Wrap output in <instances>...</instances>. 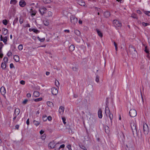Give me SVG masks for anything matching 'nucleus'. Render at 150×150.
I'll return each mask as SVG.
<instances>
[{
	"label": "nucleus",
	"mask_w": 150,
	"mask_h": 150,
	"mask_svg": "<svg viewBox=\"0 0 150 150\" xmlns=\"http://www.w3.org/2000/svg\"><path fill=\"white\" fill-rule=\"evenodd\" d=\"M13 59L15 61L18 62L19 61V58L17 55H15L13 57Z\"/></svg>",
	"instance_id": "obj_15"
},
{
	"label": "nucleus",
	"mask_w": 150,
	"mask_h": 150,
	"mask_svg": "<svg viewBox=\"0 0 150 150\" xmlns=\"http://www.w3.org/2000/svg\"><path fill=\"white\" fill-rule=\"evenodd\" d=\"M0 91L1 94L3 95H4L6 93V90L4 87H1Z\"/></svg>",
	"instance_id": "obj_13"
},
{
	"label": "nucleus",
	"mask_w": 150,
	"mask_h": 150,
	"mask_svg": "<svg viewBox=\"0 0 150 150\" xmlns=\"http://www.w3.org/2000/svg\"><path fill=\"white\" fill-rule=\"evenodd\" d=\"M74 49V46L73 45H71L69 47V50L70 51H72Z\"/></svg>",
	"instance_id": "obj_28"
},
{
	"label": "nucleus",
	"mask_w": 150,
	"mask_h": 150,
	"mask_svg": "<svg viewBox=\"0 0 150 150\" xmlns=\"http://www.w3.org/2000/svg\"><path fill=\"white\" fill-rule=\"evenodd\" d=\"M113 24L115 27H120L122 26L121 23L117 20H114L113 21Z\"/></svg>",
	"instance_id": "obj_4"
},
{
	"label": "nucleus",
	"mask_w": 150,
	"mask_h": 150,
	"mask_svg": "<svg viewBox=\"0 0 150 150\" xmlns=\"http://www.w3.org/2000/svg\"><path fill=\"white\" fill-rule=\"evenodd\" d=\"M44 24L45 25L47 26L48 25L49 23V22H47V21H44Z\"/></svg>",
	"instance_id": "obj_46"
},
{
	"label": "nucleus",
	"mask_w": 150,
	"mask_h": 150,
	"mask_svg": "<svg viewBox=\"0 0 150 150\" xmlns=\"http://www.w3.org/2000/svg\"><path fill=\"white\" fill-rule=\"evenodd\" d=\"M75 33L78 36H80L81 34L80 31L77 30H76L74 31Z\"/></svg>",
	"instance_id": "obj_24"
},
{
	"label": "nucleus",
	"mask_w": 150,
	"mask_h": 150,
	"mask_svg": "<svg viewBox=\"0 0 150 150\" xmlns=\"http://www.w3.org/2000/svg\"><path fill=\"white\" fill-rule=\"evenodd\" d=\"M20 112V109L18 108H16L15 110V114L16 116L18 115Z\"/></svg>",
	"instance_id": "obj_19"
},
{
	"label": "nucleus",
	"mask_w": 150,
	"mask_h": 150,
	"mask_svg": "<svg viewBox=\"0 0 150 150\" xmlns=\"http://www.w3.org/2000/svg\"><path fill=\"white\" fill-rule=\"evenodd\" d=\"M25 82L23 80H21L20 81V83L22 85H24L25 84Z\"/></svg>",
	"instance_id": "obj_58"
},
{
	"label": "nucleus",
	"mask_w": 150,
	"mask_h": 150,
	"mask_svg": "<svg viewBox=\"0 0 150 150\" xmlns=\"http://www.w3.org/2000/svg\"><path fill=\"white\" fill-rule=\"evenodd\" d=\"M47 104L48 106L51 108L53 107L54 106L53 103L50 101H47Z\"/></svg>",
	"instance_id": "obj_17"
},
{
	"label": "nucleus",
	"mask_w": 150,
	"mask_h": 150,
	"mask_svg": "<svg viewBox=\"0 0 150 150\" xmlns=\"http://www.w3.org/2000/svg\"><path fill=\"white\" fill-rule=\"evenodd\" d=\"M79 145L81 149H83V150H87V149H86V148L85 146H84V145H83L82 144H80V145Z\"/></svg>",
	"instance_id": "obj_29"
},
{
	"label": "nucleus",
	"mask_w": 150,
	"mask_h": 150,
	"mask_svg": "<svg viewBox=\"0 0 150 150\" xmlns=\"http://www.w3.org/2000/svg\"><path fill=\"white\" fill-rule=\"evenodd\" d=\"M45 138L46 136L45 135V134H43V135H42L41 137L42 139L43 140H44L45 139Z\"/></svg>",
	"instance_id": "obj_51"
},
{
	"label": "nucleus",
	"mask_w": 150,
	"mask_h": 150,
	"mask_svg": "<svg viewBox=\"0 0 150 150\" xmlns=\"http://www.w3.org/2000/svg\"><path fill=\"white\" fill-rule=\"evenodd\" d=\"M8 58L6 57H4L3 60L4 62V63H6V62H7L8 61Z\"/></svg>",
	"instance_id": "obj_49"
},
{
	"label": "nucleus",
	"mask_w": 150,
	"mask_h": 150,
	"mask_svg": "<svg viewBox=\"0 0 150 150\" xmlns=\"http://www.w3.org/2000/svg\"><path fill=\"white\" fill-rule=\"evenodd\" d=\"M96 31L98 35L101 37H103V34L102 32L99 30L98 29H96Z\"/></svg>",
	"instance_id": "obj_21"
},
{
	"label": "nucleus",
	"mask_w": 150,
	"mask_h": 150,
	"mask_svg": "<svg viewBox=\"0 0 150 150\" xmlns=\"http://www.w3.org/2000/svg\"><path fill=\"white\" fill-rule=\"evenodd\" d=\"M64 108L62 106H60L59 109V112L60 114L63 113L64 111Z\"/></svg>",
	"instance_id": "obj_16"
},
{
	"label": "nucleus",
	"mask_w": 150,
	"mask_h": 150,
	"mask_svg": "<svg viewBox=\"0 0 150 150\" xmlns=\"http://www.w3.org/2000/svg\"><path fill=\"white\" fill-rule=\"evenodd\" d=\"M19 125H16V126H15V128H16V129H18V128H19Z\"/></svg>",
	"instance_id": "obj_63"
},
{
	"label": "nucleus",
	"mask_w": 150,
	"mask_h": 150,
	"mask_svg": "<svg viewBox=\"0 0 150 150\" xmlns=\"http://www.w3.org/2000/svg\"><path fill=\"white\" fill-rule=\"evenodd\" d=\"M46 10L47 9L44 7L40 8L39 9V11L42 15H43L45 13Z\"/></svg>",
	"instance_id": "obj_6"
},
{
	"label": "nucleus",
	"mask_w": 150,
	"mask_h": 150,
	"mask_svg": "<svg viewBox=\"0 0 150 150\" xmlns=\"http://www.w3.org/2000/svg\"><path fill=\"white\" fill-rule=\"evenodd\" d=\"M105 112L107 116L108 115H109L110 118L112 122V120L113 118V115L112 114L110 113V109L108 107H105Z\"/></svg>",
	"instance_id": "obj_1"
},
{
	"label": "nucleus",
	"mask_w": 150,
	"mask_h": 150,
	"mask_svg": "<svg viewBox=\"0 0 150 150\" xmlns=\"http://www.w3.org/2000/svg\"><path fill=\"white\" fill-rule=\"evenodd\" d=\"M0 38L1 41H3V42L5 44H6V42L7 40V37L6 36L5 38H4V39H3L2 35H1Z\"/></svg>",
	"instance_id": "obj_10"
},
{
	"label": "nucleus",
	"mask_w": 150,
	"mask_h": 150,
	"mask_svg": "<svg viewBox=\"0 0 150 150\" xmlns=\"http://www.w3.org/2000/svg\"><path fill=\"white\" fill-rule=\"evenodd\" d=\"M64 146H65L64 144H62L59 147V148L58 149V150H59L61 148H64Z\"/></svg>",
	"instance_id": "obj_48"
},
{
	"label": "nucleus",
	"mask_w": 150,
	"mask_h": 150,
	"mask_svg": "<svg viewBox=\"0 0 150 150\" xmlns=\"http://www.w3.org/2000/svg\"><path fill=\"white\" fill-rule=\"evenodd\" d=\"M4 45L3 43L1 42H0V53L2 52V48L3 47Z\"/></svg>",
	"instance_id": "obj_32"
},
{
	"label": "nucleus",
	"mask_w": 150,
	"mask_h": 150,
	"mask_svg": "<svg viewBox=\"0 0 150 150\" xmlns=\"http://www.w3.org/2000/svg\"><path fill=\"white\" fill-rule=\"evenodd\" d=\"M72 69L75 71H76L78 70V68L76 67H73L72 68Z\"/></svg>",
	"instance_id": "obj_43"
},
{
	"label": "nucleus",
	"mask_w": 150,
	"mask_h": 150,
	"mask_svg": "<svg viewBox=\"0 0 150 150\" xmlns=\"http://www.w3.org/2000/svg\"><path fill=\"white\" fill-rule=\"evenodd\" d=\"M104 15L106 17H108L110 16V13L108 11H106L104 12Z\"/></svg>",
	"instance_id": "obj_25"
},
{
	"label": "nucleus",
	"mask_w": 150,
	"mask_h": 150,
	"mask_svg": "<svg viewBox=\"0 0 150 150\" xmlns=\"http://www.w3.org/2000/svg\"><path fill=\"white\" fill-rule=\"evenodd\" d=\"M94 8H95V10L96 11H98V12H100V11H101V9L100 8H98L97 7H94Z\"/></svg>",
	"instance_id": "obj_45"
},
{
	"label": "nucleus",
	"mask_w": 150,
	"mask_h": 150,
	"mask_svg": "<svg viewBox=\"0 0 150 150\" xmlns=\"http://www.w3.org/2000/svg\"><path fill=\"white\" fill-rule=\"evenodd\" d=\"M48 14L49 16H52V13L51 12L49 11L48 12Z\"/></svg>",
	"instance_id": "obj_52"
},
{
	"label": "nucleus",
	"mask_w": 150,
	"mask_h": 150,
	"mask_svg": "<svg viewBox=\"0 0 150 150\" xmlns=\"http://www.w3.org/2000/svg\"><path fill=\"white\" fill-rule=\"evenodd\" d=\"M78 4L79 5L81 6H84L85 5V3L84 2L80 0L78 1Z\"/></svg>",
	"instance_id": "obj_23"
},
{
	"label": "nucleus",
	"mask_w": 150,
	"mask_h": 150,
	"mask_svg": "<svg viewBox=\"0 0 150 150\" xmlns=\"http://www.w3.org/2000/svg\"><path fill=\"white\" fill-rule=\"evenodd\" d=\"M28 101V100L27 99H25L23 102V103L24 104H25L27 103V102Z\"/></svg>",
	"instance_id": "obj_53"
},
{
	"label": "nucleus",
	"mask_w": 150,
	"mask_h": 150,
	"mask_svg": "<svg viewBox=\"0 0 150 150\" xmlns=\"http://www.w3.org/2000/svg\"><path fill=\"white\" fill-rule=\"evenodd\" d=\"M26 124L28 125H29V119H28L27 120Z\"/></svg>",
	"instance_id": "obj_62"
},
{
	"label": "nucleus",
	"mask_w": 150,
	"mask_h": 150,
	"mask_svg": "<svg viewBox=\"0 0 150 150\" xmlns=\"http://www.w3.org/2000/svg\"><path fill=\"white\" fill-rule=\"evenodd\" d=\"M42 119L44 121H45L47 120V117L46 115H43L42 117Z\"/></svg>",
	"instance_id": "obj_36"
},
{
	"label": "nucleus",
	"mask_w": 150,
	"mask_h": 150,
	"mask_svg": "<svg viewBox=\"0 0 150 150\" xmlns=\"http://www.w3.org/2000/svg\"><path fill=\"white\" fill-rule=\"evenodd\" d=\"M42 98L41 97L37 99H34V101L35 102H39L42 100Z\"/></svg>",
	"instance_id": "obj_31"
},
{
	"label": "nucleus",
	"mask_w": 150,
	"mask_h": 150,
	"mask_svg": "<svg viewBox=\"0 0 150 150\" xmlns=\"http://www.w3.org/2000/svg\"><path fill=\"white\" fill-rule=\"evenodd\" d=\"M31 13V15H32L35 16L36 14V12L32 10Z\"/></svg>",
	"instance_id": "obj_57"
},
{
	"label": "nucleus",
	"mask_w": 150,
	"mask_h": 150,
	"mask_svg": "<svg viewBox=\"0 0 150 150\" xmlns=\"http://www.w3.org/2000/svg\"><path fill=\"white\" fill-rule=\"evenodd\" d=\"M113 44L115 46V50L116 51H117V43L115 42H113Z\"/></svg>",
	"instance_id": "obj_34"
},
{
	"label": "nucleus",
	"mask_w": 150,
	"mask_h": 150,
	"mask_svg": "<svg viewBox=\"0 0 150 150\" xmlns=\"http://www.w3.org/2000/svg\"><path fill=\"white\" fill-rule=\"evenodd\" d=\"M23 19L22 18H20L19 19V22L21 24L23 23Z\"/></svg>",
	"instance_id": "obj_50"
},
{
	"label": "nucleus",
	"mask_w": 150,
	"mask_h": 150,
	"mask_svg": "<svg viewBox=\"0 0 150 150\" xmlns=\"http://www.w3.org/2000/svg\"><path fill=\"white\" fill-rule=\"evenodd\" d=\"M131 16L134 18H137V15L133 13L132 15Z\"/></svg>",
	"instance_id": "obj_42"
},
{
	"label": "nucleus",
	"mask_w": 150,
	"mask_h": 150,
	"mask_svg": "<svg viewBox=\"0 0 150 150\" xmlns=\"http://www.w3.org/2000/svg\"><path fill=\"white\" fill-rule=\"evenodd\" d=\"M142 25L144 27L148 25H149V24L148 23H145L144 22H143L142 23Z\"/></svg>",
	"instance_id": "obj_44"
},
{
	"label": "nucleus",
	"mask_w": 150,
	"mask_h": 150,
	"mask_svg": "<svg viewBox=\"0 0 150 150\" xmlns=\"http://www.w3.org/2000/svg\"><path fill=\"white\" fill-rule=\"evenodd\" d=\"M26 96H27V97L28 98H30L31 96V94L29 93H27V94Z\"/></svg>",
	"instance_id": "obj_61"
},
{
	"label": "nucleus",
	"mask_w": 150,
	"mask_h": 150,
	"mask_svg": "<svg viewBox=\"0 0 150 150\" xmlns=\"http://www.w3.org/2000/svg\"><path fill=\"white\" fill-rule=\"evenodd\" d=\"M23 46L22 45H20L18 46V49L20 50H21L23 49Z\"/></svg>",
	"instance_id": "obj_39"
},
{
	"label": "nucleus",
	"mask_w": 150,
	"mask_h": 150,
	"mask_svg": "<svg viewBox=\"0 0 150 150\" xmlns=\"http://www.w3.org/2000/svg\"><path fill=\"white\" fill-rule=\"evenodd\" d=\"M2 22L3 24L5 25H6L8 23L6 19L3 20Z\"/></svg>",
	"instance_id": "obj_35"
},
{
	"label": "nucleus",
	"mask_w": 150,
	"mask_h": 150,
	"mask_svg": "<svg viewBox=\"0 0 150 150\" xmlns=\"http://www.w3.org/2000/svg\"><path fill=\"white\" fill-rule=\"evenodd\" d=\"M55 84L56 86H57L58 87V86H59V82L57 80H56L55 81Z\"/></svg>",
	"instance_id": "obj_37"
},
{
	"label": "nucleus",
	"mask_w": 150,
	"mask_h": 150,
	"mask_svg": "<svg viewBox=\"0 0 150 150\" xmlns=\"http://www.w3.org/2000/svg\"><path fill=\"white\" fill-rule=\"evenodd\" d=\"M17 1L16 0H11L10 1L11 4H15L17 3Z\"/></svg>",
	"instance_id": "obj_33"
},
{
	"label": "nucleus",
	"mask_w": 150,
	"mask_h": 150,
	"mask_svg": "<svg viewBox=\"0 0 150 150\" xmlns=\"http://www.w3.org/2000/svg\"><path fill=\"white\" fill-rule=\"evenodd\" d=\"M47 119H48L49 121H51L52 120V118L50 116H49L48 117H47Z\"/></svg>",
	"instance_id": "obj_60"
},
{
	"label": "nucleus",
	"mask_w": 150,
	"mask_h": 150,
	"mask_svg": "<svg viewBox=\"0 0 150 150\" xmlns=\"http://www.w3.org/2000/svg\"><path fill=\"white\" fill-rule=\"evenodd\" d=\"M10 67L11 69H12L13 68H14V66L13 63H11L10 65Z\"/></svg>",
	"instance_id": "obj_59"
},
{
	"label": "nucleus",
	"mask_w": 150,
	"mask_h": 150,
	"mask_svg": "<svg viewBox=\"0 0 150 150\" xmlns=\"http://www.w3.org/2000/svg\"><path fill=\"white\" fill-rule=\"evenodd\" d=\"M131 128L133 134H134V133L137 132V130L135 125H131Z\"/></svg>",
	"instance_id": "obj_12"
},
{
	"label": "nucleus",
	"mask_w": 150,
	"mask_h": 150,
	"mask_svg": "<svg viewBox=\"0 0 150 150\" xmlns=\"http://www.w3.org/2000/svg\"><path fill=\"white\" fill-rule=\"evenodd\" d=\"M59 144L58 143L57 144H55V142L54 141L51 142L48 144V147L50 149H52L54 148L55 146Z\"/></svg>",
	"instance_id": "obj_5"
},
{
	"label": "nucleus",
	"mask_w": 150,
	"mask_h": 150,
	"mask_svg": "<svg viewBox=\"0 0 150 150\" xmlns=\"http://www.w3.org/2000/svg\"><path fill=\"white\" fill-rule=\"evenodd\" d=\"M129 114L132 117H135L137 115L136 111L134 109H131L129 112Z\"/></svg>",
	"instance_id": "obj_3"
},
{
	"label": "nucleus",
	"mask_w": 150,
	"mask_h": 150,
	"mask_svg": "<svg viewBox=\"0 0 150 150\" xmlns=\"http://www.w3.org/2000/svg\"><path fill=\"white\" fill-rule=\"evenodd\" d=\"M143 131L145 134H147L148 132V128L147 125H143Z\"/></svg>",
	"instance_id": "obj_7"
},
{
	"label": "nucleus",
	"mask_w": 150,
	"mask_h": 150,
	"mask_svg": "<svg viewBox=\"0 0 150 150\" xmlns=\"http://www.w3.org/2000/svg\"><path fill=\"white\" fill-rule=\"evenodd\" d=\"M51 92L53 95H56L58 93L57 89L55 88H53L51 89Z\"/></svg>",
	"instance_id": "obj_8"
},
{
	"label": "nucleus",
	"mask_w": 150,
	"mask_h": 150,
	"mask_svg": "<svg viewBox=\"0 0 150 150\" xmlns=\"http://www.w3.org/2000/svg\"><path fill=\"white\" fill-rule=\"evenodd\" d=\"M1 67L3 69H5L6 67V63H5L2 62L1 63Z\"/></svg>",
	"instance_id": "obj_22"
},
{
	"label": "nucleus",
	"mask_w": 150,
	"mask_h": 150,
	"mask_svg": "<svg viewBox=\"0 0 150 150\" xmlns=\"http://www.w3.org/2000/svg\"><path fill=\"white\" fill-rule=\"evenodd\" d=\"M105 132L106 133H109V127H106L105 128Z\"/></svg>",
	"instance_id": "obj_41"
},
{
	"label": "nucleus",
	"mask_w": 150,
	"mask_h": 150,
	"mask_svg": "<svg viewBox=\"0 0 150 150\" xmlns=\"http://www.w3.org/2000/svg\"><path fill=\"white\" fill-rule=\"evenodd\" d=\"M44 132V131L42 130H41L40 131V134H43Z\"/></svg>",
	"instance_id": "obj_64"
},
{
	"label": "nucleus",
	"mask_w": 150,
	"mask_h": 150,
	"mask_svg": "<svg viewBox=\"0 0 150 150\" xmlns=\"http://www.w3.org/2000/svg\"><path fill=\"white\" fill-rule=\"evenodd\" d=\"M67 147L69 149V150H72L71 148V146L70 145H68L67 146Z\"/></svg>",
	"instance_id": "obj_54"
},
{
	"label": "nucleus",
	"mask_w": 150,
	"mask_h": 150,
	"mask_svg": "<svg viewBox=\"0 0 150 150\" xmlns=\"http://www.w3.org/2000/svg\"><path fill=\"white\" fill-rule=\"evenodd\" d=\"M12 53L11 51H9L7 54V55L8 56L10 57L12 55Z\"/></svg>",
	"instance_id": "obj_47"
},
{
	"label": "nucleus",
	"mask_w": 150,
	"mask_h": 150,
	"mask_svg": "<svg viewBox=\"0 0 150 150\" xmlns=\"http://www.w3.org/2000/svg\"><path fill=\"white\" fill-rule=\"evenodd\" d=\"M98 115L99 118H101L103 117L102 110L100 108L99 109L98 111Z\"/></svg>",
	"instance_id": "obj_11"
},
{
	"label": "nucleus",
	"mask_w": 150,
	"mask_h": 150,
	"mask_svg": "<svg viewBox=\"0 0 150 150\" xmlns=\"http://www.w3.org/2000/svg\"><path fill=\"white\" fill-rule=\"evenodd\" d=\"M33 96L35 97H38L40 95L39 92L38 91H35L33 93Z\"/></svg>",
	"instance_id": "obj_18"
},
{
	"label": "nucleus",
	"mask_w": 150,
	"mask_h": 150,
	"mask_svg": "<svg viewBox=\"0 0 150 150\" xmlns=\"http://www.w3.org/2000/svg\"><path fill=\"white\" fill-rule=\"evenodd\" d=\"M37 38L41 42H43L45 40V38H42L41 39L39 37H38Z\"/></svg>",
	"instance_id": "obj_30"
},
{
	"label": "nucleus",
	"mask_w": 150,
	"mask_h": 150,
	"mask_svg": "<svg viewBox=\"0 0 150 150\" xmlns=\"http://www.w3.org/2000/svg\"><path fill=\"white\" fill-rule=\"evenodd\" d=\"M40 122L39 121L34 120L33 121V123L36 126H38L40 124Z\"/></svg>",
	"instance_id": "obj_26"
},
{
	"label": "nucleus",
	"mask_w": 150,
	"mask_h": 150,
	"mask_svg": "<svg viewBox=\"0 0 150 150\" xmlns=\"http://www.w3.org/2000/svg\"><path fill=\"white\" fill-rule=\"evenodd\" d=\"M63 122L64 123V124L65 125L66 123V122H65L66 121V119L65 118L62 117V118Z\"/></svg>",
	"instance_id": "obj_55"
},
{
	"label": "nucleus",
	"mask_w": 150,
	"mask_h": 150,
	"mask_svg": "<svg viewBox=\"0 0 150 150\" xmlns=\"http://www.w3.org/2000/svg\"><path fill=\"white\" fill-rule=\"evenodd\" d=\"M70 19L71 22L74 25H75L77 23L78 21L77 18L74 16L72 15L70 16Z\"/></svg>",
	"instance_id": "obj_2"
},
{
	"label": "nucleus",
	"mask_w": 150,
	"mask_h": 150,
	"mask_svg": "<svg viewBox=\"0 0 150 150\" xmlns=\"http://www.w3.org/2000/svg\"><path fill=\"white\" fill-rule=\"evenodd\" d=\"M145 14L146 15L150 16V12L149 11H146L145 12Z\"/></svg>",
	"instance_id": "obj_56"
},
{
	"label": "nucleus",
	"mask_w": 150,
	"mask_h": 150,
	"mask_svg": "<svg viewBox=\"0 0 150 150\" xmlns=\"http://www.w3.org/2000/svg\"><path fill=\"white\" fill-rule=\"evenodd\" d=\"M31 30L32 31H33L36 34L39 33L40 32L39 30H38V29L35 28L32 29Z\"/></svg>",
	"instance_id": "obj_27"
},
{
	"label": "nucleus",
	"mask_w": 150,
	"mask_h": 150,
	"mask_svg": "<svg viewBox=\"0 0 150 150\" xmlns=\"http://www.w3.org/2000/svg\"><path fill=\"white\" fill-rule=\"evenodd\" d=\"M144 51L147 54H149V50L147 49L146 46L145 47Z\"/></svg>",
	"instance_id": "obj_38"
},
{
	"label": "nucleus",
	"mask_w": 150,
	"mask_h": 150,
	"mask_svg": "<svg viewBox=\"0 0 150 150\" xmlns=\"http://www.w3.org/2000/svg\"><path fill=\"white\" fill-rule=\"evenodd\" d=\"M19 5L22 7H24L26 5V3L24 0H21L19 2Z\"/></svg>",
	"instance_id": "obj_9"
},
{
	"label": "nucleus",
	"mask_w": 150,
	"mask_h": 150,
	"mask_svg": "<svg viewBox=\"0 0 150 150\" xmlns=\"http://www.w3.org/2000/svg\"><path fill=\"white\" fill-rule=\"evenodd\" d=\"M2 31L3 34L4 35H6L8 33V30L6 28H3Z\"/></svg>",
	"instance_id": "obj_20"
},
{
	"label": "nucleus",
	"mask_w": 150,
	"mask_h": 150,
	"mask_svg": "<svg viewBox=\"0 0 150 150\" xmlns=\"http://www.w3.org/2000/svg\"><path fill=\"white\" fill-rule=\"evenodd\" d=\"M95 81L97 83H98L99 82V77L98 75H97L96 76V79H95Z\"/></svg>",
	"instance_id": "obj_40"
},
{
	"label": "nucleus",
	"mask_w": 150,
	"mask_h": 150,
	"mask_svg": "<svg viewBox=\"0 0 150 150\" xmlns=\"http://www.w3.org/2000/svg\"><path fill=\"white\" fill-rule=\"evenodd\" d=\"M129 50L130 52H133V51L137 52V51L135 48L132 46H129Z\"/></svg>",
	"instance_id": "obj_14"
}]
</instances>
